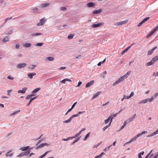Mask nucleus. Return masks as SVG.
<instances>
[{"label": "nucleus", "mask_w": 158, "mask_h": 158, "mask_svg": "<svg viewBox=\"0 0 158 158\" xmlns=\"http://www.w3.org/2000/svg\"><path fill=\"white\" fill-rule=\"evenodd\" d=\"M81 133V132H79L77 133V134H76L74 136L72 137V139H73L74 138H76V137L78 136Z\"/></svg>", "instance_id": "nucleus-42"}, {"label": "nucleus", "mask_w": 158, "mask_h": 158, "mask_svg": "<svg viewBox=\"0 0 158 158\" xmlns=\"http://www.w3.org/2000/svg\"><path fill=\"white\" fill-rule=\"evenodd\" d=\"M46 21V19L45 18L42 19L40 20V22L37 23V25L38 26H40L43 25Z\"/></svg>", "instance_id": "nucleus-3"}, {"label": "nucleus", "mask_w": 158, "mask_h": 158, "mask_svg": "<svg viewBox=\"0 0 158 158\" xmlns=\"http://www.w3.org/2000/svg\"><path fill=\"white\" fill-rule=\"evenodd\" d=\"M12 91V90H8L7 91V95H10V92H11Z\"/></svg>", "instance_id": "nucleus-62"}, {"label": "nucleus", "mask_w": 158, "mask_h": 158, "mask_svg": "<svg viewBox=\"0 0 158 158\" xmlns=\"http://www.w3.org/2000/svg\"><path fill=\"white\" fill-rule=\"evenodd\" d=\"M158 133V129L156 130V131H155L153 132L152 133H151V135L152 136H154L156 135V134Z\"/></svg>", "instance_id": "nucleus-37"}, {"label": "nucleus", "mask_w": 158, "mask_h": 158, "mask_svg": "<svg viewBox=\"0 0 158 158\" xmlns=\"http://www.w3.org/2000/svg\"><path fill=\"white\" fill-rule=\"evenodd\" d=\"M23 152H21V153H20L19 155L17 156V157H22V156H23Z\"/></svg>", "instance_id": "nucleus-50"}, {"label": "nucleus", "mask_w": 158, "mask_h": 158, "mask_svg": "<svg viewBox=\"0 0 158 158\" xmlns=\"http://www.w3.org/2000/svg\"><path fill=\"white\" fill-rule=\"evenodd\" d=\"M44 141V139H41L40 140H39L38 141V143L36 144V145L37 146L41 142L43 141Z\"/></svg>", "instance_id": "nucleus-59"}, {"label": "nucleus", "mask_w": 158, "mask_h": 158, "mask_svg": "<svg viewBox=\"0 0 158 158\" xmlns=\"http://www.w3.org/2000/svg\"><path fill=\"white\" fill-rule=\"evenodd\" d=\"M66 7H61L60 8V10H66Z\"/></svg>", "instance_id": "nucleus-57"}, {"label": "nucleus", "mask_w": 158, "mask_h": 158, "mask_svg": "<svg viewBox=\"0 0 158 158\" xmlns=\"http://www.w3.org/2000/svg\"><path fill=\"white\" fill-rule=\"evenodd\" d=\"M31 149L30 148L29 150H27V151L23 152V156H27L28 154H29L30 152V149Z\"/></svg>", "instance_id": "nucleus-22"}, {"label": "nucleus", "mask_w": 158, "mask_h": 158, "mask_svg": "<svg viewBox=\"0 0 158 158\" xmlns=\"http://www.w3.org/2000/svg\"><path fill=\"white\" fill-rule=\"evenodd\" d=\"M103 23L102 22H100L97 24H94L92 25L91 27L92 28H96L99 27L103 25Z\"/></svg>", "instance_id": "nucleus-5"}, {"label": "nucleus", "mask_w": 158, "mask_h": 158, "mask_svg": "<svg viewBox=\"0 0 158 158\" xmlns=\"http://www.w3.org/2000/svg\"><path fill=\"white\" fill-rule=\"evenodd\" d=\"M36 98H37V97H35L33 98H31L30 99L29 102L27 104V106H29V105H30V103H31V102L32 101H33V100H34V99H36Z\"/></svg>", "instance_id": "nucleus-30"}, {"label": "nucleus", "mask_w": 158, "mask_h": 158, "mask_svg": "<svg viewBox=\"0 0 158 158\" xmlns=\"http://www.w3.org/2000/svg\"><path fill=\"white\" fill-rule=\"evenodd\" d=\"M137 139V138L136 137V136H135L133 138H132L129 142L126 143H125V144H124V145H126V144H129L131 142H133L135 140Z\"/></svg>", "instance_id": "nucleus-12"}, {"label": "nucleus", "mask_w": 158, "mask_h": 158, "mask_svg": "<svg viewBox=\"0 0 158 158\" xmlns=\"http://www.w3.org/2000/svg\"><path fill=\"white\" fill-rule=\"evenodd\" d=\"M67 25L66 24H64L63 25V26H61L60 27L59 29H64V27H65L67 26Z\"/></svg>", "instance_id": "nucleus-45"}, {"label": "nucleus", "mask_w": 158, "mask_h": 158, "mask_svg": "<svg viewBox=\"0 0 158 158\" xmlns=\"http://www.w3.org/2000/svg\"><path fill=\"white\" fill-rule=\"evenodd\" d=\"M158 60V56H156L153 57L151 60L154 63L156 61Z\"/></svg>", "instance_id": "nucleus-25"}, {"label": "nucleus", "mask_w": 158, "mask_h": 158, "mask_svg": "<svg viewBox=\"0 0 158 158\" xmlns=\"http://www.w3.org/2000/svg\"><path fill=\"white\" fill-rule=\"evenodd\" d=\"M125 79L124 77L123 76H122L120 78H119L118 79L117 81H116L115 82H114L113 83V86H115L116 85L118 84L120 82L123 81Z\"/></svg>", "instance_id": "nucleus-1"}, {"label": "nucleus", "mask_w": 158, "mask_h": 158, "mask_svg": "<svg viewBox=\"0 0 158 158\" xmlns=\"http://www.w3.org/2000/svg\"><path fill=\"white\" fill-rule=\"evenodd\" d=\"M101 93V92H98L95 94H94L92 97V100L94 99L98 96Z\"/></svg>", "instance_id": "nucleus-20"}, {"label": "nucleus", "mask_w": 158, "mask_h": 158, "mask_svg": "<svg viewBox=\"0 0 158 158\" xmlns=\"http://www.w3.org/2000/svg\"><path fill=\"white\" fill-rule=\"evenodd\" d=\"M95 4L93 2H90L87 3L86 6L88 7H91L95 6Z\"/></svg>", "instance_id": "nucleus-10"}, {"label": "nucleus", "mask_w": 158, "mask_h": 158, "mask_svg": "<svg viewBox=\"0 0 158 158\" xmlns=\"http://www.w3.org/2000/svg\"><path fill=\"white\" fill-rule=\"evenodd\" d=\"M73 139L72 138V137H68V138H67L66 139H65V138L63 139H62V140L63 141H68L70 139Z\"/></svg>", "instance_id": "nucleus-40"}, {"label": "nucleus", "mask_w": 158, "mask_h": 158, "mask_svg": "<svg viewBox=\"0 0 158 158\" xmlns=\"http://www.w3.org/2000/svg\"><path fill=\"white\" fill-rule=\"evenodd\" d=\"M111 120L110 117H109L108 118L105 120V124H107L109 122H110Z\"/></svg>", "instance_id": "nucleus-32"}, {"label": "nucleus", "mask_w": 158, "mask_h": 158, "mask_svg": "<svg viewBox=\"0 0 158 158\" xmlns=\"http://www.w3.org/2000/svg\"><path fill=\"white\" fill-rule=\"evenodd\" d=\"M134 44V43H133V44H132L130 46L128 47L126 49H125L122 52V55H123L125 52H127L128 50V49L131 48V46L133 44Z\"/></svg>", "instance_id": "nucleus-16"}, {"label": "nucleus", "mask_w": 158, "mask_h": 158, "mask_svg": "<svg viewBox=\"0 0 158 158\" xmlns=\"http://www.w3.org/2000/svg\"><path fill=\"white\" fill-rule=\"evenodd\" d=\"M129 120L127 119L124 122V123L126 125H127L128 123H129L130 122L128 121Z\"/></svg>", "instance_id": "nucleus-52"}, {"label": "nucleus", "mask_w": 158, "mask_h": 158, "mask_svg": "<svg viewBox=\"0 0 158 158\" xmlns=\"http://www.w3.org/2000/svg\"><path fill=\"white\" fill-rule=\"evenodd\" d=\"M102 11L101 9H99L98 10H95L92 12L93 14H100Z\"/></svg>", "instance_id": "nucleus-7"}, {"label": "nucleus", "mask_w": 158, "mask_h": 158, "mask_svg": "<svg viewBox=\"0 0 158 158\" xmlns=\"http://www.w3.org/2000/svg\"><path fill=\"white\" fill-rule=\"evenodd\" d=\"M127 22V21H123L120 22L118 23H116L114 24L115 25L119 26L122 25L123 24H125Z\"/></svg>", "instance_id": "nucleus-11"}, {"label": "nucleus", "mask_w": 158, "mask_h": 158, "mask_svg": "<svg viewBox=\"0 0 158 158\" xmlns=\"http://www.w3.org/2000/svg\"><path fill=\"white\" fill-rule=\"evenodd\" d=\"M49 145H50L48 144L47 143H42L37 146L36 147V149H38L40 148L45 146H48Z\"/></svg>", "instance_id": "nucleus-4"}, {"label": "nucleus", "mask_w": 158, "mask_h": 158, "mask_svg": "<svg viewBox=\"0 0 158 158\" xmlns=\"http://www.w3.org/2000/svg\"><path fill=\"white\" fill-rule=\"evenodd\" d=\"M144 23L143 22V21H142L139 23L138 24V25H137L138 27H140Z\"/></svg>", "instance_id": "nucleus-54"}, {"label": "nucleus", "mask_w": 158, "mask_h": 158, "mask_svg": "<svg viewBox=\"0 0 158 158\" xmlns=\"http://www.w3.org/2000/svg\"><path fill=\"white\" fill-rule=\"evenodd\" d=\"M41 35L42 34L40 33H37L31 34L30 36L32 37H33L34 36H37Z\"/></svg>", "instance_id": "nucleus-15"}, {"label": "nucleus", "mask_w": 158, "mask_h": 158, "mask_svg": "<svg viewBox=\"0 0 158 158\" xmlns=\"http://www.w3.org/2000/svg\"><path fill=\"white\" fill-rule=\"evenodd\" d=\"M131 73V71H128L123 76L125 79H126L127 78L128 76Z\"/></svg>", "instance_id": "nucleus-21"}, {"label": "nucleus", "mask_w": 158, "mask_h": 158, "mask_svg": "<svg viewBox=\"0 0 158 158\" xmlns=\"http://www.w3.org/2000/svg\"><path fill=\"white\" fill-rule=\"evenodd\" d=\"M31 44L30 43H26L24 44V47L25 48H27L30 47Z\"/></svg>", "instance_id": "nucleus-26"}, {"label": "nucleus", "mask_w": 158, "mask_h": 158, "mask_svg": "<svg viewBox=\"0 0 158 158\" xmlns=\"http://www.w3.org/2000/svg\"><path fill=\"white\" fill-rule=\"evenodd\" d=\"M46 59L49 61H52L54 60V58L52 57H49L46 58Z\"/></svg>", "instance_id": "nucleus-31"}, {"label": "nucleus", "mask_w": 158, "mask_h": 158, "mask_svg": "<svg viewBox=\"0 0 158 158\" xmlns=\"http://www.w3.org/2000/svg\"><path fill=\"white\" fill-rule=\"evenodd\" d=\"M157 48V47H154V48H152L151 50H149L148 52V54H147L148 56L149 55H151L153 53V51L156 49Z\"/></svg>", "instance_id": "nucleus-9"}, {"label": "nucleus", "mask_w": 158, "mask_h": 158, "mask_svg": "<svg viewBox=\"0 0 158 158\" xmlns=\"http://www.w3.org/2000/svg\"><path fill=\"white\" fill-rule=\"evenodd\" d=\"M27 64L25 63H21L18 64L16 66V68L17 69H19L24 68L26 66Z\"/></svg>", "instance_id": "nucleus-2"}, {"label": "nucleus", "mask_w": 158, "mask_h": 158, "mask_svg": "<svg viewBox=\"0 0 158 158\" xmlns=\"http://www.w3.org/2000/svg\"><path fill=\"white\" fill-rule=\"evenodd\" d=\"M154 63L153 62H152V61L151 60L150 61L147 63L145 64V65L146 66H150L153 65Z\"/></svg>", "instance_id": "nucleus-23"}, {"label": "nucleus", "mask_w": 158, "mask_h": 158, "mask_svg": "<svg viewBox=\"0 0 158 158\" xmlns=\"http://www.w3.org/2000/svg\"><path fill=\"white\" fill-rule=\"evenodd\" d=\"M79 139H80L79 137L77 138V139H75V141H73V142L71 143V145H74L75 143L76 142H77V141H78Z\"/></svg>", "instance_id": "nucleus-39"}, {"label": "nucleus", "mask_w": 158, "mask_h": 158, "mask_svg": "<svg viewBox=\"0 0 158 158\" xmlns=\"http://www.w3.org/2000/svg\"><path fill=\"white\" fill-rule=\"evenodd\" d=\"M126 125L124 123L123 125L121 127L119 130H121L123 129Z\"/></svg>", "instance_id": "nucleus-58"}, {"label": "nucleus", "mask_w": 158, "mask_h": 158, "mask_svg": "<svg viewBox=\"0 0 158 158\" xmlns=\"http://www.w3.org/2000/svg\"><path fill=\"white\" fill-rule=\"evenodd\" d=\"M49 5V3H44L41 5V6L42 8H44Z\"/></svg>", "instance_id": "nucleus-28"}, {"label": "nucleus", "mask_w": 158, "mask_h": 158, "mask_svg": "<svg viewBox=\"0 0 158 158\" xmlns=\"http://www.w3.org/2000/svg\"><path fill=\"white\" fill-rule=\"evenodd\" d=\"M9 39L7 36H5L3 39V41L4 42H6L9 41Z\"/></svg>", "instance_id": "nucleus-38"}, {"label": "nucleus", "mask_w": 158, "mask_h": 158, "mask_svg": "<svg viewBox=\"0 0 158 158\" xmlns=\"http://www.w3.org/2000/svg\"><path fill=\"white\" fill-rule=\"evenodd\" d=\"M94 82V81L93 80L90 81V82L87 83L85 85V87L87 88L90 87L93 85Z\"/></svg>", "instance_id": "nucleus-8"}, {"label": "nucleus", "mask_w": 158, "mask_h": 158, "mask_svg": "<svg viewBox=\"0 0 158 158\" xmlns=\"http://www.w3.org/2000/svg\"><path fill=\"white\" fill-rule=\"evenodd\" d=\"M111 123H110L109 124L104 127L102 129L103 131H105L106 129L109 127L110 126Z\"/></svg>", "instance_id": "nucleus-35"}, {"label": "nucleus", "mask_w": 158, "mask_h": 158, "mask_svg": "<svg viewBox=\"0 0 158 158\" xmlns=\"http://www.w3.org/2000/svg\"><path fill=\"white\" fill-rule=\"evenodd\" d=\"M36 75L35 73H29L27 74V76L30 79H32L33 76Z\"/></svg>", "instance_id": "nucleus-19"}, {"label": "nucleus", "mask_w": 158, "mask_h": 158, "mask_svg": "<svg viewBox=\"0 0 158 158\" xmlns=\"http://www.w3.org/2000/svg\"><path fill=\"white\" fill-rule=\"evenodd\" d=\"M155 154V156L153 157H155L156 158H157L158 157V152H156Z\"/></svg>", "instance_id": "nucleus-61"}, {"label": "nucleus", "mask_w": 158, "mask_h": 158, "mask_svg": "<svg viewBox=\"0 0 158 158\" xmlns=\"http://www.w3.org/2000/svg\"><path fill=\"white\" fill-rule=\"evenodd\" d=\"M154 32L152 30L149 34H148L146 38H148V37H151L154 33Z\"/></svg>", "instance_id": "nucleus-34"}, {"label": "nucleus", "mask_w": 158, "mask_h": 158, "mask_svg": "<svg viewBox=\"0 0 158 158\" xmlns=\"http://www.w3.org/2000/svg\"><path fill=\"white\" fill-rule=\"evenodd\" d=\"M90 134V132H89V133H88L86 135V136H85V137L84 138L83 140L84 141L86 140V139H87V138L89 136Z\"/></svg>", "instance_id": "nucleus-41"}, {"label": "nucleus", "mask_w": 158, "mask_h": 158, "mask_svg": "<svg viewBox=\"0 0 158 158\" xmlns=\"http://www.w3.org/2000/svg\"><path fill=\"white\" fill-rule=\"evenodd\" d=\"M50 152V151H47L45 152L43 154L40 156L39 158H43L44 157Z\"/></svg>", "instance_id": "nucleus-24"}, {"label": "nucleus", "mask_w": 158, "mask_h": 158, "mask_svg": "<svg viewBox=\"0 0 158 158\" xmlns=\"http://www.w3.org/2000/svg\"><path fill=\"white\" fill-rule=\"evenodd\" d=\"M106 73L107 72L106 71L103 72L102 75V76L103 78L105 77V75L106 74Z\"/></svg>", "instance_id": "nucleus-49"}, {"label": "nucleus", "mask_w": 158, "mask_h": 158, "mask_svg": "<svg viewBox=\"0 0 158 158\" xmlns=\"http://www.w3.org/2000/svg\"><path fill=\"white\" fill-rule=\"evenodd\" d=\"M147 103V100L146 99L142 100L139 102V104H141L142 103Z\"/></svg>", "instance_id": "nucleus-33"}, {"label": "nucleus", "mask_w": 158, "mask_h": 158, "mask_svg": "<svg viewBox=\"0 0 158 158\" xmlns=\"http://www.w3.org/2000/svg\"><path fill=\"white\" fill-rule=\"evenodd\" d=\"M134 94L133 92H132L129 96H128L129 98H130L132 97L134 95Z\"/></svg>", "instance_id": "nucleus-55"}, {"label": "nucleus", "mask_w": 158, "mask_h": 158, "mask_svg": "<svg viewBox=\"0 0 158 158\" xmlns=\"http://www.w3.org/2000/svg\"><path fill=\"white\" fill-rule=\"evenodd\" d=\"M121 110H121L118 113H116L115 114H114L113 115L111 114L110 116V118H111V120L110 121V123H111V122H112V119H114V117H116L118 114H119L120 113V112H121Z\"/></svg>", "instance_id": "nucleus-6"}, {"label": "nucleus", "mask_w": 158, "mask_h": 158, "mask_svg": "<svg viewBox=\"0 0 158 158\" xmlns=\"http://www.w3.org/2000/svg\"><path fill=\"white\" fill-rule=\"evenodd\" d=\"M78 114H73L72 116H71L70 117V118L72 119L73 118H74L75 117H78Z\"/></svg>", "instance_id": "nucleus-47"}, {"label": "nucleus", "mask_w": 158, "mask_h": 158, "mask_svg": "<svg viewBox=\"0 0 158 158\" xmlns=\"http://www.w3.org/2000/svg\"><path fill=\"white\" fill-rule=\"evenodd\" d=\"M66 79H63V80L60 81V82L61 83L64 84L65 83L66 81Z\"/></svg>", "instance_id": "nucleus-60"}, {"label": "nucleus", "mask_w": 158, "mask_h": 158, "mask_svg": "<svg viewBox=\"0 0 158 158\" xmlns=\"http://www.w3.org/2000/svg\"><path fill=\"white\" fill-rule=\"evenodd\" d=\"M7 78L8 79L11 80H13L14 79V77L10 76V75L8 76Z\"/></svg>", "instance_id": "nucleus-51"}, {"label": "nucleus", "mask_w": 158, "mask_h": 158, "mask_svg": "<svg viewBox=\"0 0 158 158\" xmlns=\"http://www.w3.org/2000/svg\"><path fill=\"white\" fill-rule=\"evenodd\" d=\"M147 133H148V132L147 131H143L141 133L137 134L136 135V136L137 138L138 137L141 136L142 135Z\"/></svg>", "instance_id": "nucleus-14"}, {"label": "nucleus", "mask_w": 158, "mask_h": 158, "mask_svg": "<svg viewBox=\"0 0 158 158\" xmlns=\"http://www.w3.org/2000/svg\"><path fill=\"white\" fill-rule=\"evenodd\" d=\"M149 17H147L145 18L144 19H143L142 21H143V22L145 23V22L147 21L149 19Z\"/></svg>", "instance_id": "nucleus-53"}, {"label": "nucleus", "mask_w": 158, "mask_h": 158, "mask_svg": "<svg viewBox=\"0 0 158 158\" xmlns=\"http://www.w3.org/2000/svg\"><path fill=\"white\" fill-rule=\"evenodd\" d=\"M73 35L72 34H71L68 36V38L69 39H71L73 38Z\"/></svg>", "instance_id": "nucleus-43"}, {"label": "nucleus", "mask_w": 158, "mask_h": 158, "mask_svg": "<svg viewBox=\"0 0 158 158\" xmlns=\"http://www.w3.org/2000/svg\"><path fill=\"white\" fill-rule=\"evenodd\" d=\"M30 147L29 146H27L25 147H22L21 148L20 150H21L22 151H27V150H29Z\"/></svg>", "instance_id": "nucleus-18"}, {"label": "nucleus", "mask_w": 158, "mask_h": 158, "mask_svg": "<svg viewBox=\"0 0 158 158\" xmlns=\"http://www.w3.org/2000/svg\"><path fill=\"white\" fill-rule=\"evenodd\" d=\"M40 89V88H37L36 89H35L31 93L33 94L35 93H37L38 91Z\"/></svg>", "instance_id": "nucleus-27"}, {"label": "nucleus", "mask_w": 158, "mask_h": 158, "mask_svg": "<svg viewBox=\"0 0 158 158\" xmlns=\"http://www.w3.org/2000/svg\"><path fill=\"white\" fill-rule=\"evenodd\" d=\"M43 44V43H38L36 44L35 45L36 46H41Z\"/></svg>", "instance_id": "nucleus-46"}, {"label": "nucleus", "mask_w": 158, "mask_h": 158, "mask_svg": "<svg viewBox=\"0 0 158 158\" xmlns=\"http://www.w3.org/2000/svg\"><path fill=\"white\" fill-rule=\"evenodd\" d=\"M11 150L9 151L6 154V157H11L13 156V154L10 153Z\"/></svg>", "instance_id": "nucleus-17"}, {"label": "nucleus", "mask_w": 158, "mask_h": 158, "mask_svg": "<svg viewBox=\"0 0 158 158\" xmlns=\"http://www.w3.org/2000/svg\"><path fill=\"white\" fill-rule=\"evenodd\" d=\"M77 103V102H75V103H73V104L72 105L71 108H72L73 109L74 108V107H75V105Z\"/></svg>", "instance_id": "nucleus-63"}, {"label": "nucleus", "mask_w": 158, "mask_h": 158, "mask_svg": "<svg viewBox=\"0 0 158 158\" xmlns=\"http://www.w3.org/2000/svg\"><path fill=\"white\" fill-rule=\"evenodd\" d=\"M27 88L25 87L23 88L22 90H19L18 91V92L19 93H22V94H24L26 92V91L27 89Z\"/></svg>", "instance_id": "nucleus-13"}, {"label": "nucleus", "mask_w": 158, "mask_h": 158, "mask_svg": "<svg viewBox=\"0 0 158 158\" xmlns=\"http://www.w3.org/2000/svg\"><path fill=\"white\" fill-rule=\"evenodd\" d=\"M13 32V31L12 30H10L9 32L6 33V35H9L11 34Z\"/></svg>", "instance_id": "nucleus-56"}, {"label": "nucleus", "mask_w": 158, "mask_h": 158, "mask_svg": "<svg viewBox=\"0 0 158 158\" xmlns=\"http://www.w3.org/2000/svg\"><path fill=\"white\" fill-rule=\"evenodd\" d=\"M20 111V110H18V111H15V112L12 113V114H10V115L12 116V115H15V114H17L18 113H19Z\"/></svg>", "instance_id": "nucleus-44"}, {"label": "nucleus", "mask_w": 158, "mask_h": 158, "mask_svg": "<svg viewBox=\"0 0 158 158\" xmlns=\"http://www.w3.org/2000/svg\"><path fill=\"white\" fill-rule=\"evenodd\" d=\"M154 99V97H153V96H152L150 98H148L146 99V100H147V102H152Z\"/></svg>", "instance_id": "nucleus-29"}, {"label": "nucleus", "mask_w": 158, "mask_h": 158, "mask_svg": "<svg viewBox=\"0 0 158 158\" xmlns=\"http://www.w3.org/2000/svg\"><path fill=\"white\" fill-rule=\"evenodd\" d=\"M72 120V119L70 117L69 119H67V120H65L64 121H63V123H70L71 121Z\"/></svg>", "instance_id": "nucleus-36"}, {"label": "nucleus", "mask_w": 158, "mask_h": 158, "mask_svg": "<svg viewBox=\"0 0 158 158\" xmlns=\"http://www.w3.org/2000/svg\"><path fill=\"white\" fill-rule=\"evenodd\" d=\"M20 45L19 44H17L16 45H15V47L16 48H19L20 47Z\"/></svg>", "instance_id": "nucleus-64"}, {"label": "nucleus", "mask_w": 158, "mask_h": 158, "mask_svg": "<svg viewBox=\"0 0 158 158\" xmlns=\"http://www.w3.org/2000/svg\"><path fill=\"white\" fill-rule=\"evenodd\" d=\"M158 29V25L156 26L152 30L154 32H155Z\"/></svg>", "instance_id": "nucleus-48"}]
</instances>
